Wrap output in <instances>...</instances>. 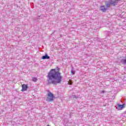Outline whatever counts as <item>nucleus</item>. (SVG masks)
I'll list each match as a JSON object with an SVG mask.
<instances>
[{
    "mask_svg": "<svg viewBox=\"0 0 126 126\" xmlns=\"http://www.w3.org/2000/svg\"><path fill=\"white\" fill-rule=\"evenodd\" d=\"M63 80V76L60 73V68L51 69L47 74L48 84H57L61 83Z\"/></svg>",
    "mask_w": 126,
    "mask_h": 126,
    "instance_id": "f257e3e1",
    "label": "nucleus"
},
{
    "mask_svg": "<svg viewBox=\"0 0 126 126\" xmlns=\"http://www.w3.org/2000/svg\"><path fill=\"white\" fill-rule=\"evenodd\" d=\"M71 73L72 74H75V72L73 71V70H71Z\"/></svg>",
    "mask_w": 126,
    "mask_h": 126,
    "instance_id": "9d476101",
    "label": "nucleus"
},
{
    "mask_svg": "<svg viewBox=\"0 0 126 126\" xmlns=\"http://www.w3.org/2000/svg\"><path fill=\"white\" fill-rule=\"evenodd\" d=\"M54 98L55 96L53 93L49 92L47 94L46 101H48V102H53Z\"/></svg>",
    "mask_w": 126,
    "mask_h": 126,
    "instance_id": "f03ea898",
    "label": "nucleus"
},
{
    "mask_svg": "<svg viewBox=\"0 0 126 126\" xmlns=\"http://www.w3.org/2000/svg\"><path fill=\"white\" fill-rule=\"evenodd\" d=\"M38 79L36 77H33L32 78V81H33L34 82H36Z\"/></svg>",
    "mask_w": 126,
    "mask_h": 126,
    "instance_id": "6e6552de",
    "label": "nucleus"
},
{
    "mask_svg": "<svg viewBox=\"0 0 126 126\" xmlns=\"http://www.w3.org/2000/svg\"><path fill=\"white\" fill-rule=\"evenodd\" d=\"M47 126H49V125H47Z\"/></svg>",
    "mask_w": 126,
    "mask_h": 126,
    "instance_id": "f8f14e48",
    "label": "nucleus"
},
{
    "mask_svg": "<svg viewBox=\"0 0 126 126\" xmlns=\"http://www.w3.org/2000/svg\"><path fill=\"white\" fill-rule=\"evenodd\" d=\"M115 97H116V94H114V95L112 97V100H114V99H115Z\"/></svg>",
    "mask_w": 126,
    "mask_h": 126,
    "instance_id": "1a4fd4ad",
    "label": "nucleus"
},
{
    "mask_svg": "<svg viewBox=\"0 0 126 126\" xmlns=\"http://www.w3.org/2000/svg\"><path fill=\"white\" fill-rule=\"evenodd\" d=\"M125 108V104H119L118 106L116 107L117 110H118V111H121L122 109H124Z\"/></svg>",
    "mask_w": 126,
    "mask_h": 126,
    "instance_id": "39448f33",
    "label": "nucleus"
},
{
    "mask_svg": "<svg viewBox=\"0 0 126 126\" xmlns=\"http://www.w3.org/2000/svg\"><path fill=\"white\" fill-rule=\"evenodd\" d=\"M28 88V86L27 85L23 84L22 85L21 91H26Z\"/></svg>",
    "mask_w": 126,
    "mask_h": 126,
    "instance_id": "423d86ee",
    "label": "nucleus"
},
{
    "mask_svg": "<svg viewBox=\"0 0 126 126\" xmlns=\"http://www.w3.org/2000/svg\"><path fill=\"white\" fill-rule=\"evenodd\" d=\"M46 59H50V57L48 56V55H46L45 56H42V60H46Z\"/></svg>",
    "mask_w": 126,
    "mask_h": 126,
    "instance_id": "0eeeda50",
    "label": "nucleus"
},
{
    "mask_svg": "<svg viewBox=\"0 0 126 126\" xmlns=\"http://www.w3.org/2000/svg\"><path fill=\"white\" fill-rule=\"evenodd\" d=\"M120 1H121V0H111V5L115 6V5H117V4H118V3L120 2Z\"/></svg>",
    "mask_w": 126,
    "mask_h": 126,
    "instance_id": "20e7f679",
    "label": "nucleus"
},
{
    "mask_svg": "<svg viewBox=\"0 0 126 126\" xmlns=\"http://www.w3.org/2000/svg\"><path fill=\"white\" fill-rule=\"evenodd\" d=\"M106 7H105V6H100V9L102 11V12H105L107 9H108V7H110L111 6L110 3H108L107 2H106Z\"/></svg>",
    "mask_w": 126,
    "mask_h": 126,
    "instance_id": "7ed1b4c3",
    "label": "nucleus"
},
{
    "mask_svg": "<svg viewBox=\"0 0 126 126\" xmlns=\"http://www.w3.org/2000/svg\"><path fill=\"white\" fill-rule=\"evenodd\" d=\"M68 84H69V85H71L72 84V83L71 82H70V83L69 82H68Z\"/></svg>",
    "mask_w": 126,
    "mask_h": 126,
    "instance_id": "9b49d317",
    "label": "nucleus"
}]
</instances>
